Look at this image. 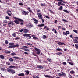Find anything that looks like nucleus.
I'll return each instance as SVG.
<instances>
[{"label": "nucleus", "mask_w": 78, "mask_h": 78, "mask_svg": "<svg viewBox=\"0 0 78 78\" xmlns=\"http://www.w3.org/2000/svg\"><path fill=\"white\" fill-rule=\"evenodd\" d=\"M13 18L15 19V20L14 21L15 23H16V24H19V23H20V22H19L20 21L21 22L20 23L21 25H23V24L24 23V21L22 20L15 17H13Z\"/></svg>", "instance_id": "1"}, {"label": "nucleus", "mask_w": 78, "mask_h": 78, "mask_svg": "<svg viewBox=\"0 0 78 78\" xmlns=\"http://www.w3.org/2000/svg\"><path fill=\"white\" fill-rule=\"evenodd\" d=\"M33 20H34V22L36 24H37V23H38V22H39L38 20H36V19L35 18H33Z\"/></svg>", "instance_id": "9"}, {"label": "nucleus", "mask_w": 78, "mask_h": 78, "mask_svg": "<svg viewBox=\"0 0 78 78\" xmlns=\"http://www.w3.org/2000/svg\"><path fill=\"white\" fill-rule=\"evenodd\" d=\"M75 73V71L73 70L71 71L70 72V73H71V74L72 75H73V74H74Z\"/></svg>", "instance_id": "24"}, {"label": "nucleus", "mask_w": 78, "mask_h": 78, "mask_svg": "<svg viewBox=\"0 0 78 78\" xmlns=\"http://www.w3.org/2000/svg\"><path fill=\"white\" fill-rule=\"evenodd\" d=\"M8 59L10 62H13V61H14V59L11 57H9L8 58Z\"/></svg>", "instance_id": "14"}, {"label": "nucleus", "mask_w": 78, "mask_h": 78, "mask_svg": "<svg viewBox=\"0 0 78 78\" xmlns=\"http://www.w3.org/2000/svg\"><path fill=\"white\" fill-rule=\"evenodd\" d=\"M47 28V26H45L44 28H43V30H45V28Z\"/></svg>", "instance_id": "60"}, {"label": "nucleus", "mask_w": 78, "mask_h": 78, "mask_svg": "<svg viewBox=\"0 0 78 78\" xmlns=\"http://www.w3.org/2000/svg\"><path fill=\"white\" fill-rule=\"evenodd\" d=\"M32 27H33V25L31 24V23H30L27 25V27L29 28H31Z\"/></svg>", "instance_id": "12"}, {"label": "nucleus", "mask_w": 78, "mask_h": 78, "mask_svg": "<svg viewBox=\"0 0 78 78\" xmlns=\"http://www.w3.org/2000/svg\"><path fill=\"white\" fill-rule=\"evenodd\" d=\"M42 39H45L46 38H47V36L45 35H43V37H42Z\"/></svg>", "instance_id": "25"}, {"label": "nucleus", "mask_w": 78, "mask_h": 78, "mask_svg": "<svg viewBox=\"0 0 78 78\" xmlns=\"http://www.w3.org/2000/svg\"><path fill=\"white\" fill-rule=\"evenodd\" d=\"M34 49L35 50H36V51H37V55H39L40 53H41V52H40V50L36 47L34 48Z\"/></svg>", "instance_id": "6"}, {"label": "nucleus", "mask_w": 78, "mask_h": 78, "mask_svg": "<svg viewBox=\"0 0 78 78\" xmlns=\"http://www.w3.org/2000/svg\"><path fill=\"white\" fill-rule=\"evenodd\" d=\"M48 11H50V12L51 13H53V11L52 10L51 11V10L49 9L48 10Z\"/></svg>", "instance_id": "55"}, {"label": "nucleus", "mask_w": 78, "mask_h": 78, "mask_svg": "<svg viewBox=\"0 0 78 78\" xmlns=\"http://www.w3.org/2000/svg\"><path fill=\"white\" fill-rule=\"evenodd\" d=\"M25 72H26L27 75H29V73H30V72H29V71L27 70H26L25 71Z\"/></svg>", "instance_id": "28"}, {"label": "nucleus", "mask_w": 78, "mask_h": 78, "mask_svg": "<svg viewBox=\"0 0 78 78\" xmlns=\"http://www.w3.org/2000/svg\"><path fill=\"white\" fill-rule=\"evenodd\" d=\"M57 1H58V2H62V3H67V2H65L62 0H56Z\"/></svg>", "instance_id": "18"}, {"label": "nucleus", "mask_w": 78, "mask_h": 78, "mask_svg": "<svg viewBox=\"0 0 78 78\" xmlns=\"http://www.w3.org/2000/svg\"><path fill=\"white\" fill-rule=\"evenodd\" d=\"M13 58H15V59H19V57H14Z\"/></svg>", "instance_id": "47"}, {"label": "nucleus", "mask_w": 78, "mask_h": 78, "mask_svg": "<svg viewBox=\"0 0 78 78\" xmlns=\"http://www.w3.org/2000/svg\"><path fill=\"white\" fill-rule=\"evenodd\" d=\"M4 23H7V21H6V20L4 21Z\"/></svg>", "instance_id": "59"}, {"label": "nucleus", "mask_w": 78, "mask_h": 78, "mask_svg": "<svg viewBox=\"0 0 78 78\" xmlns=\"http://www.w3.org/2000/svg\"><path fill=\"white\" fill-rule=\"evenodd\" d=\"M44 76L46 77V78H53V77L50 75H44Z\"/></svg>", "instance_id": "11"}, {"label": "nucleus", "mask_w": 78, "mask_h": 78, "mask_svg": "<svg viewBox=\"0 0 78 78\" xmlns=\"http://www.w3.org/2000/svg\"><path fill=\"white\" fill-rule=\"evenodd\" d=\"M62 21H63V22H68V21H67V20H62Z\"/></svg>", "instance_id": "39"}, {"label": "nucleus", "mask_w": 78, "mask_h": 78, "mask_svg": "<svg viewBox=\"0 0 78 78\" xmlns=\"http://www.w3.org/2000/svg\"><path fill=\"white\" fill-rule=\"evenodd\" d=\"M5 42L6 45H8V41L7 40H6L5 41Z\"/></svg>", "instance_id": "35"}, {"label": "nucleus", "mask_w": 78, "mask_h": 78, "mask_svg": "<svg viewBox=\"0 0 78 78\" xmlns=\"http://www.w3.org/2000/svg\"><path fill=\"white\" fill-rule=\"evenodd\" d=\"M37 67L38 69H43V66L42 65H37Z\"/></svg>", "instance_id": "17"}, {"label": "nucleus", "mask_w": 78, "mask_h": 78, "mask_svg": "<svg viewBox=\"0 0 78 78\" xmlns=\"http://www.w3.org/2000/svg\"><path fill=\"white\" fill-rule=\"evenodd\" d=\"M19 5L20 6H23V4L21 2L19 3Z\"/></svg>", "instance_id": "51"}, {"label": "nucleus", "mask_w": 78, "mask_h": 78, "mask_svg": "<svg viewBox=\"0 0 78 78\" xmlns=\"http://www.w3.org/2000/svg\"><path fill=\"white\" fill-rule=\"evenodd\" d=\"M23 36L24 37H26V38L28 39H31V34H23Z\"/></svg>", "instance_id": "3"}, {"label": "nucleus", "mask_w": 78, "mask_h": 78, "mask_svg": "<svg viewBox=\"0 0 78 78\" xmlns=\"http://www.w3.org/2000/svg\"><path fill=\"white\" fill-rule=\"evenodd\" d=\"M28 48V46H22V48H23V50L25 49L26 48Z\"/></svg>", "instance_id": "22"}, {"label": "nucleus", "mask_w": 78, "mask_h": 78, "mask_svg": "<svg viewBox=\"0 0 78 78\" xmlns=\"http://www.w3.org/2000/svg\"><path fill=\"white\" fill-rule=\"evenodd\" d=\"M44 16L46 19H50V17L47 15H45Z\"/></svg>", "instance_id": "40"}, {"label": "nucleus", "mask_w": 78, "mask_h": 78, "mask_svg": "<svg viewBox=\"0 0 78 78\" xmlns=\"http://www.w3.org/2000/svg\"><path fill=\"white\" fill-rule=\"evenodd\" d=\"M29 31V30L27 29H23V32L24 33H28Z\"/></svg>", "instance_id": "15"}, {"label": "nucleus", "mask_w": 78, "mask_h": 78, "mask_svg": "<svg viewBox=\"0 0 78 78\" xmlns=\"http://www.w3.org/2000/svg\"><path fill=\"white\" fill-rule=\"evenodd\" d=\"M63 11H64V12H66V13H68V14H69V12L67 11L66 10H63Z\"/></svg>", "instance_id": "30"}, {"label": "nucleus", "mask_w": 78, "mask_h": 78, "mask_svg": "<svg viewBox=\"0 0 78 78\" xmlns=\"http://www.w3.org/2000/svg\"><path fill=\"white\" fill-rule=\"evenodd\" d=\"M10 55L11 56H15V55H16V54L15 52L12 53Z\"/></svg>", "instance_id": "26"}, {"label": "nucleus", "mask_w": 78, "mask_h": 78, "mask_svg": "<svg viewBox=\"0 0 78 78\" xmlns=\"http://www.w3.org/2000/svg\"><path fill=\"white\" fill-rule=\"evenodd\" d=\"M12 36H13V37H16V33H14L13 34H12Z\"/></svg>", "instance_id": "37"}, {"label": "nucleus", "mask_w": 78, "mask_h": 78, "mask_svg": "<svg viewBox=\"0 0 78 78\" xmlns=\"http://www.w3.org/2000/svg\"><path fill=\"white\" fill-rule=\"evenodd\" d=\"M24 54H26V55H28V53L26 52H24Z\"/></svg>", "instance_id": "64"}, {"label": "nucleus", "mask_w": 78, "mask_h": 78, "mask_svg": "<svg viewBox=\"0 0 78 78\" xmlns=\"http://www.w3.org/2000/svg\"><path fill=\"white\" fill-rule=\"evenodd\" d=\"M0 58H1V59H4V56H3V55H0Z\"/></svg>", "instance_id": "32"}, {"label": "nucleus", "mask_w": 78, "mask_h": 78, "mask_svg": "<svg viewBox=\"0 0 78 78\" xmlns=\"http://www.w3.org/2000/svg\"><path fill=\"white\" fill-rule=\"evenodd\" d=\"M23 29H21V30H19V32H22V31H23Z\"/></svg>", "instance_id": "58"}, {"label": "nucleus", "mask_w": 78, "mask_h": 78, "mask_svg": "<svg viewBox=\"0 0 78 78\" xmlns=\"http://www.w3.org/2000/svg\"><path fill=\"white\" fill-rule=\"evenodd\" d=\"M61 73H59L58 74V75L60 76H64V77H66V75L65 73H64L63 72H62Z\"/></svg>", "instance_id": "4"}, {"label": "nucleus", "mask_w": 78, "mask_h": 78, "mask_svg": "<svg viewBox=\"0 0 78 78\" xmlns=\"http://www.w3.org/2000/svg\"><path fill=\"white\" fill-rule=\"evenodd\" d=\"M1 70H2V71H6L7 69H5L4 68H1Z\"/></svg>", "instance_id": "23"}, {"label": "nucleus", "mask_w": 78, "mask_h": 78, "mask_svg": "<svg viewBox=\"0 0 78 78\" xmlns=\"http://www.w3.org/2000/svg\"><path fill=\"white\" fill-rule=\"evenodd\" d=\"M32 55L33 56H37V55L34 52H33L32 53Z\"/></svg>", "instance_id": "29"}, {"label": "nucleus", "mask_w": 78, "mask_h": 78, "mask_svg": "<svg viewBox=\"0 0 78 78\" xmlns=\"http://www.w3.org/2000/svg\"><path fill=\"white\" fill-rule=\"evenodd\" d=\"M9 12H11V11H9L7 12V13H8Z\"/></svg>", "instance_id": "63"}, {"label": "nucleus", "mask_w": 78, "mask_h": 78, "mask_svg": "<svg viewBox=\"0 0 78 78\" xmlns=\"http://www.w3.org/2000/svg\"><path fill=\"white\" fill-rule=\"evenodd\" d=\"M38 27H44V24H38L37 25Z\"/></svg>", "instance_id": "20"}, {"label": "nucleus", "mask_w": 78, "mask_h": 78, "mask_svg": "<svg viewBox=\"0 0 78 78\" xmlns=\"http://www.w3.org/2000/svg\"><path fill=\"white\" fill-rule=\"evenodd\" d=\"M56 50H58V51H60V50H61V51H62V50H61L59 48L57 49Z\"/></svg>", "instance_id": "49"}, {"label": "nucleus", "mask_w": 78, "mask_h": 78, "mask_svg": "<svg viewBox=\"0 0 78 78\" xmlns=\"http://www.w3.org/2000/svg\"><path fill=\"white\" fill-rule=\"evenodd\" d=\"M58 44L59 45H66V44H64V43H62L61 42H58Z\"/></svg>", "instance_id": "19"}, {"label": "nucleus", "mask_w": 78, "mask_h": 78, "mask_svg": "<svg viewBox=\"0 0 78 78\" xmlns=\"http://www.w3.org/2000/svg\"><path fill=\"white\" fill-rule=\"evenodd\" d=\"M5 19H6L8 20H9V17L7 16H6L5 17Z\"/></svg>", "instance_id": "52"}, {"label": "nucleus", "mask_w": 78, "mask_h": 78, "mask_svg": "<svg viewBox=\"0 0 78 78\" xmlns=\"http://www.w3.org/2000/svg\"><path fill=\"white\" fill-rule=\"evenodd\" d=\"M63 35H66V36H67V34H66V33L65 32H63Z\"/></svg>", "instance_id": "43"}, {"label": "nucleus", "mask_w": 78, "mask_h": 78, "mask_svg": "<svg viewBox=\"0 0 78 78\" xmlns=\"http://www.w3.org/2000/svg\"><path fill=\"white\" fill-rule=\"evenodd\" d=\"M5 53H7V54H8V53H11V51H6Z\"/></svg>", "instance_id": "48"}, {"label": "nucleus", "mask_w": 78, "mask_h": 78, "mask_svg": "<svg viewBox=\"0 0 78 78\" xmlns=\"http://www.w3.org/2000/svg\"><path fill=\"white\" fill-rule=\"evenodd\" d=\"M22 13L23 15H25V16H26L27 14H28L29 13V12L27 11L26 12L24 10H23L22 11Z\"/></svg>", "instance_id": "8"}, {"label": "nucleus", "mask_w": 78, "mask_h": 78, "mask_svg": "<svg viewBox=\"0 0 78 78\" xmlns=\"http://www.w3.org/2000/svg\"><path fill=\"white\" fill-rule=\"evenodd\" d=\"M60 5H65V4L62 3L61 2H59L57 4L58 6H60Z\"/></svg>", "instance_id": "13"}, {"label": "nucleus", "mask_w": 78, "mask_h": 78, "mask_svg": "<svg viewBox=\"0 0 78 78\" xmlns=\"http://www.w3.org/2000/svg\"><path fill=\"white\" fill-rule=\"evenodd\" d=\"M14 67H15V66H11L9 67V68H10V69H12V68H14Z\"/></svg>", "instance_id": "33"}, {"label": "nucleus", "mask_w": 78, "mask_h": 78, "mask_svg": "<svg viewBox=\"0 0 78 78\" xmlns=\"http://www.w3.org/2000/svg\"><path fill=\"white\" fill-rule=\"evenodd\" d=\"M73 31L74 32L76 33H78V30H73Z\"/></svg>", "instance_id": "34"}, {"label": "nucleus", "mask_w": 78, "mask_h": 78, "mask_svg": "<svg viewBox=\"0 0 78 78\" xmlns=\"http://www.w3.org/2000/svg\"><path fill=\"white\" fill-rule=\"evenodd\" d=\"M6 64L7 65H10V62H7L6 63Z\"/></svg>", "instance_id": "42"}, {"label": "nucleus", "mask_w": 78, "mask_h": 78, "mask_svg": "<svg viewBox=\"0 0 78 78\" xmlns=\"http://www.w3.org/2000/svg\"><path fill=\"white\" fill-rule=\"evenodd\" d=\"M31 36H32V37H33V39H34V37H36V36L34 35H32Z\"/></svg>", "instance_id": "54"}, {"label": "nucleus", "mask_w": 78, "mask_h": 78, "mask_svg": "<svg viewBox=\"0 0 78 78\" xmlns=\"http://www.w3.org/2000/svg\"><path fill=\"white\" fill-rule=\"evenodd\" d=\"M47 60L49 62H51V59L50 58H47Z\"/></svg>", "instance_id": "31"}, {"label": "nucleus", "mask_w": 78, "mask_h": 78, "mask_svg": "<svg viewBox=\"0 0 78 78\" xmlns=\"http://www.w3.org/2000/svg\"><path fill=\"white\" fill-rule=\"evenodd\" d=\"M27 45H30V46H32L33 44L30 43H26Z\"/></svg>", "instance_id": "27"}, {"label": "nucleus", "mask_w": 78, "mask_h": 78, "mask_svg": "<svg viewBox=\"0 0 78 78\" xmlns=\"http://www.w3.org/2000/svg\"><path fill=\"white\" fill-rule=\"evenodd\" d=\"M66 34H70V32H69V31H66Z\"/></svg>", "instance_id": "45"}, {"label": "nucleus", "mask_w": 78, "mask_h": 78, "mask_svg": "<svg viewBox=\"0 0 78 78\" xmlns=\"http://www.w3.org/2000/svg\"><path fill=\"white\" fill-rule=\"evenodd\" d=\"M24 51H30V50L27 49H24Z\"/></svg>", "instance_id": "44"}, {"label": "nucleus", "mask_w": 78, "mask_h": 78, "mask_svg": "<svg viewBox=\"0 0 78 78\" xmlns=\"http://www.w3.org/2000/svg\"><path fill=\"white\" fill-rule=\"evenodd\" d=\"M38 12H41V10H37V14H38Z\"/></svg>", "instance_id": "41"}, {"label": "nucleus", "mask_w": 78, "mask_h": 78, "mask_svg": "<svg viewBox=\"0 0 78 78\" xmlns=\"http://www.w3.org/2000/svg\"><path fill=\"white\" fill-rule=\"evenodd\" d=\"M38 39V38H37V37H35L33 39H34V40L35 39V40H37Z\"/></svg>", "instance_id": "46"}, {"label": "nucleus", "mask_w": 78, "mask_h": 78, "mask_svg": "<svg viewBox=\"0 0 78 78\" xmlns=\"http://www.w3.org/2000/svg\"><path fill=\"white\" fill-rule=\"evenodd\" d=\"M62 64L63 65H66V62H63V63H62Z\"/></svg>", "instance_id": "53"}, {"label": "nucleus", "mask_w": 78, "mask_h": 78, "mask_svg": "<svg viewBox=\"0 0 78 78\" xmlns=\"http://www.w3.org/2000/svg\"><path fill=\"white\" fill-rule=\"evenodd\" d=\"M30 9V8L28 7L27 8V10L29 11L30 13H33V12L32 10H31V9Z\"/></svg>", "instance_id": "21"}, {"label": "nucleus", "mask_w": 78, "mask_h": 78, "mask_svg": "<svg viewBox=\"0 0 78 78\" xmlns=\"http://www.w3.org/2000/svg\"><path fill=\"white\" fill-rule=\"evenodd\" d=\"M25 75L24 73H21L18 74V76H23Z\"/></svg>", "instance_id": "16"}, {"label": "nucleus", "mask_w": 78, "mask_h": 78, "mask_svg": "<svg viewBox=\"0 0 78 78\" xmlns=\"http://www.w3.org/2000/svg\"><path fill=\"white\" fill-rule=\"evenodd\" d=\"M62 6H61L59 8V10L60 11H61V10H62Z\"/></svg>", "instance_id": "36"}, {"label": "nucleus", "mask_w": 78, "mask_h": 78, "mask_svg": "<svg viewBox=\"0 0 78 78\" xmlns=\"http://www.w3.org/2000/svg\"><path fill=\"white\" fill-rule=\"evenodd\" d=\"M46 30H48V31H49L50 30V28L48 27H47L46 28Z\"/></svg>", "instance_id": "61"}, {"label": "nucleus", "mask_w": 78, "mask_h": 78, "mask_svg": "<svg viewBox=\"0 0 78 78\" xmlns=\"http://www.w3.org/2000/svg\"><path fill=\"white\" fill-rule=\"evenodd\" d=\"M7 71L9 72H11V73L12 74H14V73H15V71L13 69H7Z\"/></svg>", "instance_id": "5"}, {"label": "nucleus", "mask_w": 78, "mask_h": 78, "mask_svg": "<svg viewBox=\"0 0 78 78\" xmlns=\"http://www.w3.org/2000/svg\"><path fill=\"white\" fill-rule=\"evenodd\" d=\"M38 17L39 19H41L42 18V15L41 13H37Z\"/></svg>", "instance_id": "7"}, {"label": "nucleus", "mask_w": 78, "mask_h": 78, "mask_svg": "<svg viewBox=\"0 0 78 78\" xmlns=\"http://www.w3.org/2000/svg\"><path fill=\"white\" fill-rule=\"evenodd\" d=\"M12 23V22L10 21L9 23H8L9 25L10 24H11Z\"/></svg>", "instance_id": "57"}, {"label": "nucleus", "mask_w": 78, "mask_h": 78, "mask_svg": "<svg viewBox=\"0 0 78 78\" xmlns=\"http://www.w3.org/2000/svg\"><path fill=\"white\" fill-rule=\"evenodd\" d=\"M69 64H70V65H71V66H73L74 64V63H73L71 62H69Z\"/></svg>", "instance_id": "38"}, {"label": "nucleus", "mask_w": 78, "mask_h": 78, "mask_svg": "<svg viewBox=\"0 0 78 78\" xmlns=\"http://www.w3.org/2000/svg\"><path fill=\"white\" fill-rule=\"evenodd\" d=\"M58 27V30H59V28H62V27H61V26H59Z\"/></svg>", "instance_id": "62"}, {"label": "nucleus", "mask_w": 78, "mask_h": 78, "mask_svg": "<svg viewBox=\"0 0 78 78\" xmlns=\"http://www.w3.org/2000/svg\"><path fill=\"white\" fill-rule=\"evenodd\" d=\"M72 39L73 40V41H75L74 42V43L75 44H77V43H78V40L76 39V38L75 39H73V38H72Z\"/></svg>", "instance_id": "10"}, {"label": "nucleus", "mask_w": 78, "mask_h": 78, "mask_svg": "<svg viewBox=\"0 0 78 78\" xmlns=\"http://www.w3.org/2000/svg\"><path fill=\"white\" fill-rule=\"evenodd\" d=\"M15 40H17L18 39H20V37H17L16 38H15Z\"/></svg>", "instance_id": "50"}, {"label": "nucleus", "mask_w": 78, "mask_h": 78, "mask_svg": "<svg viewBox=\"0 0 78 78\" xmlns=\"http://www.w3.org/2000/svg\"><path fill=\"white\" fill-rule=\"evenodd\" d=\"M9 46L8 48H15V47H19V44H16V45H14V43H10L9 44Z\"/></svg>", "instance_id": "2"}, {"label": "nucleus", "mask_w": 78, "mask_h": 78, "mask_svg": "<svg viewBox=\"0 0 78 78\" xmlns=\"http://www.w3.org/2000/svg\"><path fill=\"white\" fill-rule=\"evenodd\" d=\"M57 22H58V20H55L54 23H57Z\"/></svg>", "instance_id": "56"}]
</instances>
